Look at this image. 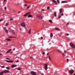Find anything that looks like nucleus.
Returning <instances> with one entry per match:
<instances>
[{"instance_id": "f257e3e1", "label": "nucleus", "mask_w": 75, "mask_h": 75, "mask_svg": "<svg viewBox=\"0 0 75 75\" xmlns=\"http://www.w3.org/2000/svg\"><path fill=\"white\" fill-rule=\"evenodd\" d=\"M70 45L73 48H75V45L72 42H71L70 43Z\"/></svg>"}, {"instance_id": "f03ea898", "label": "nucleus", "mask_w": 75, "mask_h": 75, "mask_svg": "<svg viewBox=\"0 0 75 75\" xmlns=\"http://www.w3.org/2000/svg\"><path fill=\"white\" fill-rule=\"evenodd\" d=\"M37 16L39 19H41V20L42 19V16L40 14L37 15Z\"/></svg>"}, {"instance_id": "7ed1b4c3", "label": "nucleus", "mask_w": 75, "mask_h": 75, "mask_svg": "<svg viewBox=\"0 0 75 75\" xmlns=\"http://www.w3.org/2000/svg\"><path fill=\"white\" fill-rule=\"evenodd\" d=\"M30 12L27 13L23 15V16L24 17H26V16H28V15H29V14H30Z\"/></svg>"}, {"instance_id": "20e7f679", "label": "nucleus", "mask_w": 75, "mask_h": 75, "mask_svg": "<svg viewBox=\"0 0 75 75\" xmlns=\"http://www.w3.org/2000/svg\"><path fill=\"white\" fill-rule=\"evenodd\" d=\"M69 73L70 74H73L74 73V71L73 70H70L69 71Z\"/></svg>"}, {"instance_id": "39448f33", "label": "nucleus", "mask_w": 75, "mask_h": 75, "mask_svg": "<svg viewBox=\"0 0 75 75\" xmlns=\"http://www.w3.org/2000/svg\"><path fill=\"white\" fill-rule=\"evenodd\" d=\"M44 66L45 70H47L48 69V65L47 64H45Z\"/></svg>"}, {"instance_id": "423d86ee", "label": "nucleus", "mask_w": 75, "mask_h": 75, "mask_svg": "<svg viewBox=\"0 0 75 75\" xmlns=\"http://www.w3.org/2000/svg\"><path fill=\"white\" fill-rule=\"evenodd\" d=\"M31 74L33 75H37V74H36V73L35 72H34V71H31L30 72Z\"/></svg>"}, {"instance_id": "0eeeda50", "label": "nucleus", "mask_w": 75, "mask_h": 75, "mask_svg": "<svg viewBox=\"0 0 75 75\" xmlns=\"http://www.w3.org/2000/svg\"><path fill=\"white\" fill-rule=\"evenodd\" d=\"M31 74L33 75H37V74H36V73L35 72H34V71H31L30 72Z\"/></svg>"}, {"instance_id": "6e6552de", "label": "nucleus", "mask_w": 75, "mask_h": 75, "mask_svg": "<svg viewBox=\"0 0 75 75\" xmlns=\"http://www.w3.org/2000/svg\"><path fill=\"white\" fill-rule=\"evenodd\" d=\"M21 26H22V27H25V25L24 22H23L22 23H21Z\"/></svg>"}, {"instance_id": "1a4fd4ad", "label": "nucleus", "mask_w": 75, "mask_h": 75, "mask_svg": "<svg viewBox=\"0 0 75 75\" xmlns=\"http://www.w3.org/2000/svg\"><path fill=\"white\" fill-rule=\"evenodd\" d=\"M6 61L7 62H9V63H12V62H13V60H6Z\"/></svg>"}, {"instance_id": "9d476101", "label": "nucleus", "mask_w": 75, "mask_h": 75, "mask_svg": "<svg viewBox=\"0 0 75 75\" xmlns=\"http://www.w3.org/2000/svg\"><path fill=\"white\" fill-rule=\"evenodd\" d=\"M17 67V65H15L14 64L12 65L11 66V67H12V68H14V67Z\"/></svg>"}, {"instance_id": "9b49d317", "label": "nucleus", "mask_w": 75, "mask_h": 75, "mask_svg": "<svg viewBox=\"0 0 75 75\" xmlns=\"http://www.w3.org/2000/svg\"><path fill=\"white\" fill-rule=\"evenodd\" d=\"M4 72V73H9V71L8 70H5Z\"/></svg>"}, {"instance_id": "f8f14e48", "label": "nucleus", "mask_w": 75, "mask_h": 75, "mask_svg": "<svg viewBox=\"0 0 75 75\" xmlns=\"http://www.w3.org/2000/svg\"><path fill=\"white\" fill-rule=\"evenodd\" d=\"M52 1H53V2H54V3L56 4H57V1H56L54 0H52Z\"/></svg>"}, {"instance_id": "ddd939ff", "label": "nucleus", "mask_w": 75, "mask_h": 75, "mask_svg": "<svg viewBox=\"0 0 75 75\" xmlns=\"http://www.w3.org/2000/svg\"><path fill=\"white\" fill-rule=\"evenodd\" d=\"M4 71H1L0 72V75H3L4 74Z\"/></svg>"}, {"instance_id": "4468645a", "label": "nucleus", "mask_w": 75, "mask_h": 75, "mask_svg": "<svg viewBox=\"0 0 75 75\" xmlns=\"http://www.w3.org/2000/svg\"><path fill=\"white\" fill-rule=\"evenodd\" d=\"M11 51V49H9L8 51H7L6 53L7 54H8V53H9V52H10V51Z\"/></svg>"}, {"instance_id": "2eb2a0df", "label": "nucleus", "mask_w": 75, "mask_h": 75, "mask_svg": "<svg viewBox=\"0 0 75 75\" xmlns=\"http://www.w3.org/2000/svg\"><path fill=\"white\" fill-rule=\"evenodd\" d=\"M54 15L55 17L57 16V13H56V12H54Z\"/></svg>"}, {"instance_id": "dca6fc26", "label": "nucleus", "mask_w": 75, "mask_h": 75, "mask_svg": "<svg viewBox=\"0 0 75 75\" xmlns=\"http://www.w3.org/2000/svg\"><path fill=\"white\" fill-rule=\"evenodd\" d=\"M4 30L5 32H6L7 33H8V30H6V29H4Z\"/></svg>"}, {"instance_id": "f3484780", "label": "nucleus", "mask_w": 75, "mask_h": 75, "mask_svg": "<svg viewBox=\"0 0 75 75\" xmlns=\"http://www.w3.org/2000/svg\"><path fill=\"white\" fill-rule=\"evenodd\" d=\"M50 37H53V34H52V33H50Z\"/></svg>"}, {"instance_id": "a211bd4d", "label": "nucleus", "mask_w": 75, "mask_h": 75, "mask_svg": "<svg viewBox=\"0 0 75 75\" xmlns=\"http://www.w3.org/2000/svg\"><path fill=\"white\" fill-rule=\"evenodd\" d=\"M55 30H58V31H59V29L57 28H55Z\"/></svg>"}, {"instance_id": "6ab92c4d", "label": "nucleus", "mask_w": 75, "mask_h": 75, "mask_svg": "<svg viewBox=\"0 0 75 75\" xmlns=\"http://www.w3.org/2000/svg\"><path fill=\"white\" fill-rule=\"evenodd\" d=\"M59 10L60 13H62V9H60Z\"/></svg>"}, {"instance_id": "aec40b11", "label": "nucleus", "mask_w": 75, "mask_h": 75, "mask_svg": "<svg viewBox=\"0 0 75 75\" xmlns=\"http://www.w3.org/2000/svg\"><path fill=\"white\" fill-rule=\"evenodd\" d=\"M67 3V2L65 1H62V3Z\"/></svg>"}, {"instance_id": "412c9836", "label": "nucleus", "mask_w": 75, "mask_h": 75, "mask_svg": "<svg viewBox=\"0 0 75 75\" xmlns=\"http://www.w3.org/2000/svg\"><path fill=\"white\" fill-rule=\"evenodd\" d=\"M28 17L30 18V17H32V15H29L28 16Z\"/></svg>"}, {"instance_id": "4be33fe9", "label": "nucleus", "mask_w": 75, "mask_h": 75, "mask_svg": "<svg viewBox=\"0 0 75 75\" xmlns=\"http://www.w3.org/2000/svg\"><path fill=\"white\" fill-rule=\"evenodd\" d=\"M28 34H30L31 33V29H30L28 31Z\"/></svg>"}, {"instance_id": "5701e85b", "label": "nucleus", "mask_w": 75, "mask_h": 75, "mask_svg": "<svg viewBox=\"0 0 75 75\" xmlns=\"http://www.w3.org/2000/svg\"><path fill=\"white\" fill-rule=\"evenodd\" d=\"M6 40L7 41H10L11 40V39H6Z\"/></svg>"}, {"instance_id": "b1692460", "label": "nucleus", "mask_w": 75, "mask_h": 75, "mask_svg": "<svg viewBox=\"0 0 75 75\" xmlns=\"http://www.w3.org/2000/svg\"><path fill=\"white\" fill-rule=\"evenodd\" d=\"M66 54L65 53H64V54L63 53V57H65V56H66Z\"/></svg>"}, {"instance_id": "393cba45", "label": "nucleus", "mask_w": 75, "mask_h": 75, "mask_svg": "<svg viewBox=\"0 0 75 75\" xmlns=\"http://www.w3.org/2000/svg\"><path fill=\"white\" fill-rule=\"evenodd\" d=\"M48 58L51 61V57H50V55H49L48 56Z\"/></svg>"}, {"instance_id": "a878e982", "label": "nucleus", "mask_w": 75, "mask_h": 75, "mask_svg": "<svg viewBox=\"0 0 75 75\" xmlns=\"http://www.w3.org/2000/svg\"><path fill=\"white\" fill-rule=\"evenodd\" d=\"M6 68L7 69H8V70H9V69H10V67H6Z\"/></svg>"}, {"instance_id": "bb28decb", "label": "nucleus", "mask_w": 75, "mask_h": 75, "mask_svg": "<svg viewBox=\"0 0 75 75\" xmlns=\"http://www.w3.org/2000/svg\"><path fill=\"white\" fill-rule=\"evenodd\" d=\"M49 22L50 23H52V21L51 20H50L49 21Z\"/></svg>"}, {"instance_id": "cd10ccee", "label": "nucleus", "mask_w": 75, "mask_h": 75, "mask_svg": "<svg viewBox=\"0 0 75 75\" xmlns=\"http://www.w3.org/2000/svg\"><path fill=\"white\" fill-rule=\"evenodd\" d=\"M17 69L18 70V71H20V70H21V68H17Z\"/></svg>"}, {"instance_id": "c85d7f7f", "label": "nucleus", "mask_w": 75, "mask_h": 75, "mask_svg": "<svg viewBox=\"0 0 75 75\" xmlns=\"http://www.w3.org/2000/svg\"><path fill=\"white\" fill-rule=\"evenodd\" d=\"M50 8L49 6L47 7V10H49Z\"/></svg>"}, {"instance_id": "c756f323", "label": "nucleus", "mask_w": 75, "mask_h": 75, "mask_svg": "<svg viewBox=\"0 0 75 75\" xmlns=\"http://www.w3.org/2000/svg\"><path fill=\"white\" fill-rule=\"evenodd\" d=\"M6 59H8L9 60H10V58H6Z\"/></svg>"}, {"instance_id": "7c9ffc66", "label": "nucleus", "mask_w": 75, "mask_h": 75, "mask_svg": "<svg viewBox=\"0 0 75 75\" xmlns=\"http://www.w3.org/2000/svg\"><path fill=\"white\" fill-rule=\"evenodd\" d=\"M12 34L13 35H15V33L13 32L12 33Z\"/></svg>"}, {"instance_id": "2f4dec72", "label": "nucleus", "mask_w": 75, "mask_h": 75, "mask_svg": "<svg viewBox=\"0 0 75 75\" xmlns=\"http://www.w3.org/2000/svg\"><path fill=\"white\" fill-rule=\"evenodd\" d=\"M1 67V68H5V67H4V66H2Z\"/></svg>"}, {"instance_id": "473e14b6", "label": "nucleus", "mask_w": 75, "mask_h": 75, "mask_svg": "<svg viewBox=\"0 0 75 75\" xmlns=\"http://www.w3.org/2000/svg\"><path fill=\"white\" fill-rule=\"evenodd\" d=\"M42 54L43 55H44V54H45V52H43V53H42Z\"/></svg>"}, {"instance_id": "72a5a7b5", "label": "nucleus", "mask_w": 75, "mask_h": 75, "mask_svg": "<svg viewBox=\"0 0 75 75\" xmlns=\"http://www.w3.org/2000/svg\"><path fill=\"white\" fill-rule=\"evenodd\" d=\"M57 2L58 3H59V0H57Z\"/></svg>"}, {"instance_id": "f704fd0d", "label": "nucleus", "mask_w": 75, "mask_h": 75, "mask_svg": "<svg viewBox=\"0 0 75 75\" xmlns=\"http://www.w3.org/2000/svg\"><path fill=\"white\" fill-rule=\"evenodd\" d=\"M24 6H25V7H27V4H25L24 5Z\"/></svg>"}, {"instance_id": "c9c22d12", "label": "nucleus", "mask_w": 75, "mask_h": 75, "mask_svg": "<svg viewBox=\"0 0 75 75\" xmlns=\"http://www.w3.org/2000/svg\"><path fill=\"white\" fill-rule=\"evenodd\" d=\"M13 20V19L12 18H10V20L11 21H12V20Z\"/></svg>"}, {"instance_id": "e433bc0d", "label": "nucleus", "mask_w": 75, "mask_h": 75, "mask_svg": "<svg viewBox=\"0 0 75 75\" xmlns=\"http://www.w3.org/2000/svg\"><path fill=\"white\" fill-rule=\"evenodd\" d=\"M58 18H61V16H60V15L59 16H58Z\"/></svg>"}, {"instance_id": "4c0bfd02", "label": "nucleus", "mask_w": 75, "mask_h": 75, "mask_svg": "<svg viewBox=\"0 0 75 75\" xmlns=\"http://www.w3.org/2000/svg\"><path fill=\"white\" fill-rule=\"evenodd\" d=\"M8 23H6V26H7V25H8Z\"/></svg>"}, {"instance_id": "58836bf2", "label": "nucleus", "mask_w": 75, "mask_h": 75, "mask_svg": "<svg viewBox=\"0 0 75 75\" xmlns=\"http://www.w3.org/2000/svg\"><path fill=\"white\" fill-rule=\"evenodd\" d=\"M30 5H29V6H28V7H27V8H30Z\"/></svg>"}, {"instance_id": "ea45409f", "label": "nucleus", "mask_w": 75, "mask_h": 75, "mask_svg": "<svg viewBox=\"0 0 75 75\" xmlns=\"http://www.w3.org/2000/svg\"><path fill=\"white\" fill-rule=\"evenodd\" d=\"M69 25V23L68 22L67 24H66V25Z\"/></svg>"}, {"instance_id": "a19ab883", "label": "nucleus", "mask_w": 75, "mask_h": 75, "mask_svg": "<svg viewBox=\"0 0 75 75\" xmlns=\"http://www.w3.org/2000/svg\"><path fill=\"white\" fill-rule=\"evenodd\" d=\"M69 61V59H67V62H68V61Z\"/></svg>"}, {"instance_id": "79ce46f5", "label": "nucleus", "mask_w": 75, "mask_h": 75, "mask_svg": "<svg viewBox=\"0 0 75 75\" xmlns=\"http://www.w3.org/2000/svg\"><path fill=\"white\" fill-rule=\"evenodd\" d=\"M41 40H43V38L42 37H41Z\"/></svg>"}, {"instance_id": "37998d69", "label": "nucleus", "mask_w": 75, "mask_h": 75, "mask_svg": "<svg viewBox=\"0 0 75 75\" xmlns=\"http://www.w3.org/2000/svg\"><path fill=\"white\" fill-rule=\"evenodd\" d=\"M3 21V19H0V22L1 21Z\"/></svg>"}, {"instance_id": "c03bdc74", "label": "nucleus", "mask_w": 75, "mask_h": 75, "mask_svg": "<svg viewBox=\"0 0 75 75\" xmlns=\"http://www.w3.org/2000/svg\"><path fill=\"white\" fill-rule=\"evenodd\" d=\"M6 9H7V7H5L4 8V9L5 10H6Z\"/></svg>"}, {"instance_id": "a18cd8bd", "label": "nucleus", "mask_w": 75, "mask_h": 75, "mask_svg": "<svg viewBox=\"0 0 75 75\" xmlns=\"http://www.w3.org/2000/svg\"><path fill=\"white\" fill-rule=\"evenodd\" d=\"M61 16H64V14L63 13H62L61 14Z\"/></svg>"}, {"instance_id": "49530a36", "label": "nucleus", "mask_w": 75, "mask_h": 75, "mask_svg": "<svg viewBox=\"0 0 75 75\" xmlns=\"http://www.w3.org/2000/svg\"><path fill=\"white\" fill-rule=\"evenodd\" d=\"M42 10L43 11H45V10L44 9H42Z\"/></svg>"}, {"instance_id": "de8ad7c7", "label": "nucleus", "mask_w": 75, "mask_h": 75, "mask_svg": "<svg viewBox=\"0 0 75 75\" xmlns=\"http://www.w3.org/2000/svg\"><path fill=\"white\" fill-rule=\"evenodd\" d=\"M12 38V37L11 36H10L9 37V38Z\"/></svg>"}, {"instance_id": "09e8293b", "label": "nucleus", "mask_w": 75, "mask_h": 75, "mask_svg": "<svg viewBox=\"0 0 75 75\" xmlns=\"http://www.w3.org/2000/svg\"><path fill=\"white\" fill-rule=\"evenodd\" d=\"M30 58H31V59H32V58H33V57H30Z\"/></svg>"}, {"instance_id": "8fccbe9b", "label": "nucleus", "mask_w": 75, "mask_h": 75, "mask_svg": "<svg viewBox=\"0 0 75 75\" xmlns=\"http://www.w3.org/2000/svg\"><path fill=\"white\" fill-rule=\"evenodd\" d=\"M7 0H4V2H3V3H4V1H6Z\"/></svg>"}, {"instance_id": "3c124183", "label": "nucleus", "mask_w": 75, "mask_h": 75, "mask_svg": "<svg viewBox=\"0 0 75 75\" xmlns=\"http://www.w3.org/2000/svg\"><path fill=\"white\" fill-rule=\"evenodd\" d=\"M57 51H59V52H61V51H59V50H57Z\"/></svg>"}, {"instance_id": "603ef678", "label": "nucleus", "mask_w": 75, "mask_h": 75, "mask_svg": "<svg viewBox=\"0 0 75 75\" xmlns=\"http://www.w3.org/2000/svg\"><path fill=\"white\" fill-rule=\"evenodd\" d=\"M67 36L69 35V34L68 33H67Z\"/></svg>"}, {"instance_id": "864d4df0", "label": "nucleus", "mask_w": 75, "mask_h": 75, "mask_svg": "<svg viewBox=\"0 0 75 75\" xmlns=\"http://www.w3.org/2000/svg\"><path fill=\"white\" fill-rule=\"evenodd\" d=\"M18 62V60H17L16 62Z\"/></svg>"}, {"instance_id": "5fc2aeb1", "label": "nucleus", "mask_w": 75, "mask_h": 75, "mask_svg": "<svg viewBox=\"0 0 75 75\" xmlns=\"http://www.w3.org/2000/svg\"><path fill=\"white\" fill-rule=\"evenodd\" d=\"M14 50H15V48H14V49H13V51H14Z\"/></svg>"}, {"instance_id": "6e6d98bb", "label": "nucleus", "mask_w": 75, "mask_h": 75, "mask_svg": "<svg viewBox=\"0 0 75 75\" xmlns=\"http://www.w3.org/2000/svg\"><path fill=\"white\" fill-rule=\"evenodd\" d=\"M49 54V53H47V55H48Z\"/></svg>"}, {"instance_id": "4d7b16f0", "label": "nucleus", "mask_w": 75, "mask_h": 75, "mask_svg": "<svg viewBox=\"0 0 75 75\" xmlns=\"http://www.w3.org/2000/svg\"><path fill=\"white\" fill-rule=\"evenodd\" d=\"M74 15H75V12H74Z\"/></svg>"}, {"instance_id": "13d9d810", "label": "nucleus", "mask_w": 75, "mask_h": 75, "mask_svg": "<svg viewBox=\"0 0 75 75\" xmlns=\"http://www.w3.org/2000/svg\"><path fill=\"white\" fill-rule=\"evenodd\" d=\"M66 52H67L65 51V52H64V53H65Z\"/></svg>"}, {"instance_id": "bf43d9fd", "label": "nucleus", "mask_w": 75, "mask_h": 75, "mask_svg": "<svg viewBox=\"0 0 75 75\" xmlns=\"http://www.w3.org/2000/svg\"><path fill=\"white\" fill-rule=\"evenodd\" d=\"M74 75H75V73H74Z\"/></svg>"}, {"instance_id": "052dcab7", "label": "nucleus", "mask_w": 75, "mask_h": 75, "mask_svg": "<svg viewBox=\"0 0 75 75\" xmlns=\"http://www.w3.org/2000/svg\"><path fill=\"white\" fill-rule=\"evenodd\" d=\"M18 13H20V11H18Z\"/></svg>"}, {"instance_id": "680f3d73", "label": "nucleus", "mask_w": 75, "mask_h": 75, "mask_svg": "<svg viewBox=\"0 0 75 75\" xmlns=\"http://www.w3.org/2000/svg\"><path fill=\"white\" fill-rule=\"evenodd\" d=\"M13 38H16L15 37H13Z\"/></svg>"}, {"instance_id": "e2e57ef3", "label": "nucleus", "mask_w": 75, "mask_h": 75, "mask_svg": "<svg viewBox=\"0 0 75 75\" xmlns=\"http://www.w3.org/2000/svg\"><path fill=\"white\" fill-rule=\"evenodd\" d=\"M7 45H8V44L7 43L6 44Z\"/></svg>"}, {"instance_id": "0e129e2a", "label": "nucleus", "mask_w": 75, "mask_h": 75, "mask_svg": "<svg viewBox=\"0 0 75 75\" xmlns=\"http://www.w3.org/2000/svg\"><path fill=\"white\" fill-rule=\"evenodd\" d=\"M13 52H12L11 53H12Z\"/></svg>"}, {"instance_id": "69168bd1", "label": "nucleus", "mask_w": 75, "mask_h": 75, "mask_svg": "<svg viewBox=\"0 0 75 75\" xmlns=\"http://www.w3.org/2000/svg\"><path fill=\"white\" fill-rule=\"evenodd\" d=\"M1 55V54H0V55Z\"/></svg>"}]
</instances>
